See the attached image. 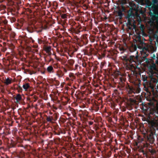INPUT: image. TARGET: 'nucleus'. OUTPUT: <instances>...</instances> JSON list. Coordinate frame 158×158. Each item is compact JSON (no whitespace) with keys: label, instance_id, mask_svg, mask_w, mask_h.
Instances as JSON below:
<instances>
[{"label":"nucleus","instance_id":"f257e3e1","mask_svg":"<svg viewBox=\"0 0 158 158\" xmlns=\"http://www.w3.org/2000/svg\"><path fill=\"white\" fill-rule=\"evenodd\" d=\"M146 7L148 8L149 14L152 17L150 22L153 23L155 20L158 26V0H147Z\"/></svg>","mask_w":158,"mask_h":158},{"label":"nucleus","instance_id":"f03ea898","mask_svg":"<svg viewBox=\"0 0 158 158\" xmlns=\"http://www.w3.org/2000/svg\"><path fill=\"white\" fill-rule=\"evenodd\" d=\"M156 138L157 139V135L155 134V130H154L153 131H151L147 133V141L144 143L143 144L144 147L147 148L148 152L152 154L155 153L156 151L152 148V146L148 142L151 144L154 143Z\"/></svg>","mask_w":158,"mask_h":158},{"label":"nucleus","instance_id":"7ed1b4c3","mask_svg":"<svg viewBox=\"0 0 158 158\" xmlns=\"http://www.w3.org/2000/svg\"><path fill=\"white\" fill-rule=\"evenodd\" d=\"M137 58V57H136L134 56H130L126 54L121 56V59L127 63L126 69L132 71L135 70V66L134 64L136 63L135 60Z\"/></svg>","mask_w":158,"mask_h":158},{"label":"nucleus","instance_id":"20e7f679","mask_svg":"<svg viewBox=\"0 0 158 158\" xmlns=\"http://www.w3.org/2000/svg\"><path fill=\"white\" fill-rule=\"evenodd\" d=\"M114 78L118 79L119 82L118 88L121 90H123L125 88V84L124 82V78L123 77L122 73L119 71H117L114 74Z\"/></svg>","mask_w":158,"mask_h":158},{"label":"nucleus","instance_id":"39448f33","mask_svg":"<svg viewBox=\"0 0 158 158\" xmlns=\"http://www.w3.org/2000/svg\"><path fill=\"white\" fill-rule=\"evenodd\" d=\"M43 29V27H41L38 28L33 25L29 26L27 28V31L31 33H32L35 31L38 33H40L42 32Z\"/></svg>","mask_w":158,"mask_h":158},{"label":"nucleus","instance_id":"423d86ee","mask_svg":"<svg viewBox=\"0 0 158 158\" xmlns=\"http://www.w3.org/2000/svg\"><path fill=\"white\" fill-rule=\"evenodd\" d=\"M15 155L17 158H25V153L23 150L16 152Z\"/></svg>","mask_w":158,"mask_h":158},{"label":"nucleus","instance_id":"0eeeda50","mask_svg":"<svg viewBox=\"0 0 158 158\" xmlns=\"http://www.w3.org/2000/svg\"><path fill=\"white\" fill-rule=\"evenodd\" d=\"M140 28L141 31L139 32L138 37L139 38V39L140 40L141 42H142L141 39V36L140 35H144V34H145V33L144 31V26L143 25H141L140 26Z\"/></svg>","mask_w":158,"mask_h":158},{"label":"nucleus","instance_id":"6e6552de","mask_svg":"<svg viewBox=\"0 0 158 158\" xmlns=\"http://www.w3.org/2000/svg\"><path fill=\"white\" fill-rule=\"evenodd\" d=\"M149 50L148 48H145L144 47V48L143 49V58H145L147 60H148L147 58H146V57L148 56L149 55Z\"/></svg>","mask_w":158,"mask_h":158},{"label":"nucleus","instance_id":"1a4fd4ad","mask_svg":"<svg viewBox=\"0 0 158 158\" xmlns=\"http://www.w3.org/2000/svg\"><path fill=\"white\" fill-rule=\"evenodd\" d=\"M14 98L16 100L15 102L17 103H19L20 102L23 101L22 97L19 94H17L14 97Z\"/></svg>","mask_w":158,"mask_h":158},{"label":"nucleus","instance_id":"9d476101","mask_svg":"<svg viewBox=\"0 0 158 158\" xmlns=\"http://www.w3.org/2000/svg\"><path fill=\"white\" fill-rule=\"evenodd\" d=\"M46 70L48 73H53L54 72V69L52 65L48 66L47 69Z\"/></svg>","mask_w":158,"mask_h":158},{"label":"nucleus","instance_id":"9b49d317","mask_svg":"<svg viewBox=\"0 0 158 158\" xmlns=\"http://www.w3.org/2000/svg\"><path fill=\"white\" fill-rule=\"evenodd\" d=\"M19 8L18 7H17V9L15 8H11L10 9V11L12 14L15 15V14H18V10H19Z\"/></svg>","mask_w":158,"mask_h":158},{"label":"nucleus","instance_id":"f8f14e48","mask_svg":"<svg viewBox=\"0 0 158 158\" xmlns=\"http://www.w3.org/2000/svg\"><path fill=\"white\" fill-rule=\"evenodd\" d=\"M46 117V120L47 122H50L51 123H53L54 122L53 120V118L51 116H48L45 115Z\"/></svg>","mask_w":158,"mask_h":158},{"label":"nucleus","instance_id":"ddd939ff","mask_svg":"<svg viewBox=\"0 0 158 158\" xmlns=\"http://www.w3.org/2000/svg\"><path fill=\"white\" fill-rule=\"evenodd\" d=\"M12 79L8 78L5 80L4 83L6 85H8L12 83Z\"/></svg>","mask_w":158,"mask_h":158},{"label":"nucleus","instance_id":"4468645a","mask_svg":"<svg viewBox=\"0 0 158 158\" xmlns=\"http://www.w3.org/2000/svg\"><path fill=\"white\" fill-rule=\"evenodd\" d=\"M53 118V121L54 122L57 120L58 117V114L56 113H54L52 116H51Z\"/></svg>","mask_w":158,"mask_h":158},{"label":"nucleus","instance_id":"2eb2a0df","mask_svg":"<svg viewBox=\"0 0 158 158\" xmlns=\"http://www.w3.org/2000/svg\"><path fill=\"white\" fill-rule=\"evenodd\" d=\"M69 77L70 78V80L72 81H73L76 77L74 74L72 73H70L69 74Z\"/></svg>","mask_w":158,"mask_h":158},{"label":"nucleus","instance_id":"dca6fc26","mask_svg":"<svg viewBox=\"0 0 158 158\" xmlns=\"http://www.w3.org/2000/svg\"><path fill=\"white\" fill-rule=\"evenodd\" d=\"M23 87L25 90H26L30 88V85L28 83H25L23 85Z\"/></svg>","mask_w":158,"mask_h":158},{"label":"nucleus","instance_id":"f3484780","mask_svg":"<svg viewBox=\"0 0 158 158\" xmlns=\"http://www.w3.org/2000/svg\"><path fill=\"white\" fill-rule=\"evenodd\" d=\"M119 49L121 51V53H123L125 51H126V49L123 46L120 45L119 47Z\"/></svg>","mask_w":158,"mask_h":158},{"label":"nucleus","instance_id":"a211bd4d","mask_svg":"<svg viewBox=\"0 0 158 158\" xmlns=\"http://www.w3.org/2000/svg\"><path fill=\"white\" fill-rule=\"evenodd\" d=\"M149 124L150 125L151 129H154V127H156L155 125L156 124L153 122H149Z\"/></svg>","mask_w":158,"mask_h":158},{"label":"nucleus","instance_id":"6ab92c4d","mask_svg":"<svg viewBox=\"0 0 158 158\" xmlns=\"http://www.w3.org/2000/svg\"><path fill=\"white\" fill-rule=\"evenodd\" d=\"M67 62L71 66H72L74 63V61L73 59H69L68 60Z\"/></svg>","mask_w":158,"mask_h":158},{"label":"nucleus","instance_id":"aec40b11","mask_svg":"<svg viewBox=\"0 0 158 158\" xmlns=\"http://www.w3.org/2000/svg\"><path fill=\"white\" fill-rule=\"evenodd\" d=\"M57 74L59 77H62L64 75V73L61 71H57Z\"/></svg>","mask_w":158,"mask_h":158},{"label":"nucleus","instance_id":"412c9836","mask_svg":"<svg viewBox=\"0 0 158 158\" xmlns=\"http://www.w3.org/2000/svg\"><path fill=\"white\" fill-rule=\"evenodd\" d=\"M99 109V107L98 106L95 104L94 105L93 110H94L95 111H97Z\"/></svg>","mask_w":158,"mask_h":158},{"label":"nucleus","instance_id":"4be33fe9","mask_svg":"<svg viewBox=\"0 0 158 158\" xmlns=\"http://www.w3.org/2000/svg\"><path fill=\"white\" fill-rule=\"evenodd\" d=\"M45 50L46 52H49L51 51V47L50 46L45 47Z\"/></svg>","mask_w":158,"mask_h":158},{"label":"nucleus","instance_id":"5701e85b","mask_svg":"<svg viewBox=\"0 0 158 158\" xmlns=\"http://www.w3.org/2000/svg\"><path fill=\"white\" fill-rule=\"evenodd\" d=\"M68 15L66 14H62L61 15V18L63 19H66L67 18Z\"/></svg>","mask_w":158,"mask_h":158},{"label":"nucleus","instance_id":"b1692460","mask_svg":"<svg viewBox=\"0 0 158 158\" xmlns=\"http://www.w3.org/2000/svg\"><path fill=\"white\" fill-rule=\"evenodd\" d=\"M16 20V19L15 17H11L10 19V21L12 23L15 22Z\"/></svg>","mask_w":158,"mask_h":158},{"label":"nucleus","instance_id":"393cba45","mask_svg":"<svg viewBox=\"0 0 158 158\" xmlns=\"http://www.w3.org/2000/svg\"><path fill=\"white\" fill-rule=\"evenodd\" d=\"M33 97V98L32 100V101L33 102H36L37 99V97L35 95H34Z\"/></svg>","mask_w":158,"mask_h":158},{"label":"nucleus","instance_id":"a878e982","mask_svg":"<svg viewBox=\"0 0 158 158\" xmlns=\"http://www.w3.org/2000/svg\"><path fill=\"white\" fill-rule=\"evenodd\" d=\"M74 32L76 34H78L80 32V31L78 29H77L75 30L74 31Z\"/></svg>","mask_w":158,"mask_h":158},{"label":"nucleus","instance_id":"bb28decb","mask_svg":"<svg viewBox=\"0 0 158 158\" xmlns=\"http://www.w3.org/2000/svg\"><path fill=\"white\" fill-rule=\"evenodd\" d=\"M54 133L55 135H60V132L59 131L57 132L54 131Z\"/></svg>","mask_w":158,"mask_h":158},{"label":"nucleus","instance_id":"cd10ccee","mask_svg":"<svg viewBox=\"0 0 158 158\" xmlns=\"http://www.w3.org/2000/svg\"><path fill=\"white\" fill-rule=\"evenodd\" d=\"M48 135H50V137H49V138H52V133L49 132L48 133Z\"/></svg>","mask_w":158,"mask_h":158},{"label":"nucleus","instance_id":"c85d7f7f","mask_svg":"<svg viewBox=\"0 0 158 158\" xmlns=\"http://www.w3.org/2000/svg\"><path fill=\"white\" fill-rule=\"evenodd\" d=\"M78 66V65L77 64H76L75 65V68H74V70H75L77 69Z\"/></svg>","mask_w":158,"mask_h":158},{"label":"nucleus","instance_id":"c756f323","mask_svg":"<svg viewBox=\"0 0 158 158\" xmlns=\"http://www.w3.org/2000/svg\"><path fill=\"white\" fill-rule=\"evenodd\" d=\"M82 65L83 67H85L87 65V64H86V63H82Z\"/></svg>","mask_w":158,"mask_h":158},{"label":"nucleus","instance_id":"7c9ffc66","mask_svg":"<svg viewBox=\"0 0 158 158\" xmlns=\"http://www.w3.org/2000/svg\"><path fill=\"white\" fill-rule=\"evenodd\" d=\"M47 53H48V56L49 57H50L51 55L52 54V53H51V51H50V52H47Z\"/></svg>","mask_w":158,"mask_h":158},{"label":"nucleus","instance_id":"2f4dec72","mask_svg":"<svg viewBox=\"0 0 158 158\" xmlns=\"http://www.w3.org/2000/svg\"><path fill=\"white\" fill-rule=\"evenodd\" d=\"M93 122L90 121L89 122V125H92L93 124Z\"/></svg>","mask_w":158,"mask_h":158},{"label":"nucleus","instance_id":"473e14b6","mask_svg":"<svg viewBox=\"0 0 158 158\" xmlns=\"http://www.w3.org/2000/svg\"><path fill=\"white\" fill-rule=\"evenodd\" d=\"M63 71L65 73H66L67 71V70L65 68H63Z\"/></svg>","mask_w":158,"mask_h":158},{"label":"nucleus","instance_id":"72a5a7b5","mask_svg":"<svg viewBox=\"0 0 158 158\" xmlns=\"http://www.w3.org/2000/svg\"><path fill=\"white\" fill-rule=\"evenodd\" d=\"M66 156V157L67 158H71L70 156L69 155H66V156Z\"/></svg>","mask_w":158,"mask_h":158},{"label":"nucleus","instance_id":"f704fd0d","mask_svg":"<svg viewBox=\"0 0 158 158\" xmlns=\"http://www.w3.org/2000/svg\"><path fill=\"white\" fill-rule=\"evenodd\" d=\"M56 84H57V85H58L60 83L59 82V81H56Z\"/></svg>","mask_w":158,"mask_h":158},{"label":"nucleus","instance_id":"c9c22d12","mask_svg":"<svg viewBox=\"0 0 158 158\" xmlns=\"http://www.w3.org/2000/svg\"><path fill=\"white\" fill-rule=\"evenodd\" d=\"M88 138L90 139H92L93 138V137L92 136H89Z\"/></svg>","mask_w":158,"mask_h":158},{"label":"nucleus","instance_id":"e433bc0d","mask_svg":"<svg viewBox=\"0 0 158 158\" xmlns=\"http://www.w3.org/2000/svg\"><path fill=\"white\" fill-rule=\"evenodd\" d=\"M53 60V59L52 58H51V57H50V59L49 60V62Z\"/></svg>","mask_w":158,"mask_h":158},{"label":"nucleus","instance_id":"4c0bfd02","mask_svg":"<svg viewBox=\"0 0 158 158\" xmlns=\"http://www.w3.org/2000/svg\"><path fill=\"white\" fill-rule=\"evenodd\" d=\"M101 68H102V67L103 66V64H102V62L101 63Z\"/></svg>","mask_w":158,"mask_h":158},{"label":"nucleus","instance_id":"58836bf2","mask_svg":"<svg viewBox=\"0 0 158 158\" xmlns=\"http://www.w3.org/2000/svg\"><path fill=\"white\" fill-rule=\"evenodd\" d=\"M7 21H6V22H4V23H5V24H7Z\"/></svg>","mask_w":158,"mask_h":158},{"label":"nucleus","instance_id":"ea45409f","mask_svg":"<svg viewBox=\"0 0 158 158\" xmlns=\"http://www.w3.org/2000/svg\"><path fill=\"white\" fill-rule=\"evenodd\" d=\"M67 114L69 116L70 115V114Z\"/></svg>","mask_w":158,"mask_h":158},{"label":"nucleus","instance_id":"a19ab883","mask_svg":"<svg viewBox=\"0 0 158 158\" xmlns=\"http://www.w3.org/2000/svg\"><path fill=\"white\" fill-rule=\"evenodd\" d=\"M50 114H51V115H52V112H50Z\"/></svg>","mask_w":158,"mask_h":158},{"label":"nucleus","instance_id":"79ce46f5","mask_svg":"<svg viewBox=\"0 0 158 158\" xmlns=\"http://www.w3.org/2000/svg\"><path fill=\"white\" fill-rule=\"evenodd\" d=\"M92 132L93 133H94V131H92Z\"/></svg>","mask_w":158,"mask_h":158},{"label":"nucleus","instance_id":"37998d69","mask_svg":"<svg viewBox=\"0 0 158 158\" xmlns=\"http://www.w3.org/2000/svg\"><path fill=\"white\" fill-rule=\"evenodd\" d=\"M19 88H21V87L20 86H19Z\"/></svg>","mask_w":158,"mask_h":158}]
</instances>
